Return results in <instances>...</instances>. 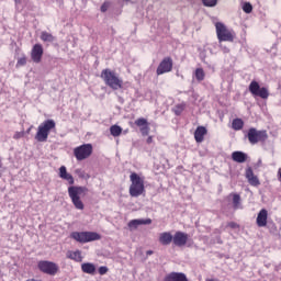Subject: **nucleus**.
<instances>
[{
  "label": "nucleus",
  "instance_id": "nucleus-3",
  "mask_svg": "<svg viewBox=\"0 0 281 281\" xmlns=\"http://www.w3.org/2000/svg\"><path fill=\"white\" fill-rule=\"evenodd\" d=\"M104 83L112 90H119L123 88V80L120 79L117 74L109 68L103 69L100 75Z\"/></svg>",
  "mask_w": 281,
  "mask_h": 281
},
{
  "label": "nucleus",
  "instance_id": "nucleus-21",
  "mask_svg": "<svg viewBox=\"0 0 281 281\" xmlns=\"http://www.w3.org/2000/svg\"><path fill=\"white\" fill-rule=\"evenodd\" d=\"M81 271H82V273H88L89 276H94L97 268L91 262H85L81 265Z\"/></svg>",
  "mask_w": 281,
  "mask_h": 281
},
{
  "label": "nucleus",
  "instance_id": "nucleus-2",
  "mask_svg": "<svg viewBox=\"0 0 281 281\" xmlns=\"http://www.w3.org/2000/svg\"><path fill=\"white\" fill-rule=\"evenodd\" d=\"M130 181L128 193L132 198H138L146 192L145 178L140 177L137 172H131Z\"/></svg>",
  "mask_w": 281,
  "mask_h": 281
},
{
  "label": "nucleus",
  "instance_id": "nucleus-36",
  "mask_svg": "<svg viewBox=\"0 0 281 281\" xmlns=\"http://www.w3.org/2000/svg\"><path fill=\"white\" fill-rule=\"evenodd\" d=\"M24 136V132H16L14 135H13V138L14 139H19V138H21V137H23Z\"/></svg>",
  "mask_w": 281,
  "mask_h": 281
},
{
  "label": "nucleus",
  "instance_id": "nucleus-38",
  "mask_svg": "<svg viewBox=\"0 0 281 281\" xmlns=\"http://www.w3.org/2000/svg\"><path fill=\"white\" fill-rule=\"evenodd\" d=\"M153 142H154V137L153 136L147 137V139H146L147 144H151Z\"/></svg>",
  "mask_w": 281,
  "mask_h": 281
},
{
  "label": "nucleus",
  "instance_id": "nucleus-39",
  "mask_svg": "<svg viewBox=\"0 0 281 281\" xmlns=\"http://www.w3.org/2000/svg\"><path fill=\"white\" fill-rule=\"evenodd\" d=\"M153 254H154L153 250H147V251H146V255H147V256H151Z\"/></svg>",
  "mask_w": 281,
  "mask_h": 281
},
{
  "label": "nucleus",
  "instance_id": "nucleus-27",
  "mask_svg": "<svg viewBox=\"0 0 281 281\" xmlns=\"http://www.w3.org/2000/svg\"><path fill=\"white\" fill-rule=\"evenodd\" d=\"M40 38L43 42H48V43H52L55 41V37L53 36V34H49L47 32H42Z\"/></svg>",
  "mask_w": 281,
  "mask_h": 281
},
{
  "label": "nucleus",
  "instance_id": "nucleus-18",
  "mask_svg": "<svg viewBox=\"0 0 281 281\" xmlns=\"http://www.w3.org/2000/svg\"><path fill=\"white\" fill-rule=\"evenodd\" d=\"M207 134V130L204 126H198L194 131V139L196 143H202L204 140V136Z\"/></svg>",
  "mask_w": 281,
  "mask_h": 281
},
{
  "label": "nucleus",
  "instance_id": "nucleus-1",
  "mask_svg": "<svg viewBox=\"0 0 281 281\" xmlns=\"http://www.w3.org/2000/svg\"><path fill=\"white\" fill-rule=\"evenodd\" d=\"M58 176H59V178H61L63 180H66L68 182V184L71 186V187H68L67 191H68V195H69L75 209L85 210V203L81 200V194H86L88 192V188L72 186V184H75V178L72 175H70L67 171L66 166L59 167Z\"/></svg>",
  "mask_w": 281,
  "mask_h": 281
},
{
  "label": "nucleus",
  "instance_id": "nucleus-37",
  "mask_svg": "<svg viewBox=\"0 0 281 281\" xmlns=\"http://www.w3.org/2000/svg\"><path fill=\"white\" fill-rule=\"evenodd\" d=\"M231 228H237L239 225L236 222H231L227 224Z\"/></svg>",
  "mask_w": 281,
  "mask_h": 281
},
{
  "label": "nucleus",
  "instance_id": "nucleus-12",
  "mask_svg": "<svg viewBox=\"0 0 281 281\" xmlns=\"http://www.w3.org/2000/svg\"><path fill=\"white\" fill-rule=\"evenodd\" d=\"M44 55V47L42 44H35L33 45L30 56L31 60L35 64H40L42 61Z\"/></svg>",
  "mask_w": 281,
  "mask_h": 281
},
{
  "label": "nucleus",
  "instance_id": "nucleus-26",
  "mask_svg": "<svg viewBox=\"0 0 281 281\" xmlns=\"http://www.w3.org/2000/svg\"><path fill=\"white\" fill-rule=\"evenodd\" d=\"M195 79L198 81H203L205 79V71L203 68H196L194 71Z\"/></svg>",
  "mask_w": 281,
  "mask_h": 281
},
{
  "label": "nucleus",
  "instance_id": "nucleus-8",
  "mask_svg": "<svg viewBox=\"0 0 281 281\" xmlns=\"http://www.w3.org/2000/svg\"><path fill=\"white\" fill-rule=\"evenodd\" d=\"M215 29H216V36L218 42H234L235 33L229 31L227 26L224 25V23L217 22L215 24Z\"/></svg>",
  "mask_w": 281,
  "mask_h": 281
},
{
  "label": "nucleus",
  "instance_id": "nucleus-19",
  "mask_svg": "<svg viewBox=\"0 0 281 281\" xmlns=\"http://www.w3.org/2000/svg\"><path fill=\"white\" fill-rule=\"evenodd\" d=\"M66 258L71 259L76 262H81L83 260L82 251L81 250H68L66 252Z\"/></svg>",
  "mask_w": 281,
  "mask_h": 281
},
{
  "label": "nucleus",
  "instance_id": "nucleus-43",
  "mask_svg": "<svg viewBox=\"0 0 281 281\" xmlns=\"http://www.w3.org/2000/svg\"><path fill=\"white\" fill-rule=\"evenodd\" d=\"M2 167V162H0V168Z\"/></svg>",
  "mask_w": 281,
  "mask_h": 281
},
{
  "label": "nucleus",
  "instance_id": "nucleus-41",
  "mask_svg": "<svg viewBox=\"0 0 281 281\" xmlns=\"http://www.w3.org/2000/svg\"><path fill=\"white\" fill-rule=\"evenodd\" d=\"M15 3H21V0H14Z\"/></svg>",
  "mask_w": 281,
  "mask_h": 281
},
{
  "label": "nucleus",
  "instance_id": "nucleus-34",
  "mask_svg": "<svg viewBox=\"0 0 281 281\" xmlns=\"http://www.w3.org/2000/svg\"><path fill=\"white\" fill-rule=\"evenodd\" d=\"M75 173H76L79 178H81V179H85V178H86V171L82 170V169H76V170H75Z\"/></svg>",
  "mask_w": 281,
  "mask_h": 281
},
{
  "label": "nucleus",
  "instance_id": "nucleus-32",
  "mask_svg": "<svg viewBox=\"0 0 281 281\" xmlns=\"http://www.w3.org/2000/svg\"><path fill=\"white\" fill-rule=\"evenodd\" d=\"M140 133L143 136H147L149 135V132H150V127H149V124L143 126L139 128Z\"/></svg>",
  "mask_w": 281,
  "mask_h": 281
},
{
  "label": "nucleus",
  "instance_id": "nucleus-4",
  "mask_svg": "<svg viewBox=\"0 0 281 281\" xmlns=\"http://www.w3.org/2000/svg\"><path fill=\"white\" fill-rule=\"evenodd\" d=\"M54 130H56V122L54 120H46L37 126L34 138L40 143L47 142L50 132Z\"/></svg>",
  "mask_w": 281,
  "mask_h": 281
},
{
  "label": "nucleus",
  "instance_id": "nucleus-44",
  "mask_svg": "<svg viewBox=\"0 0 281 281\" xmlns=\"http://www.w3.org/2000/svg\"><path fill=\"white\" fill-rule=\"evenodd\" d=\"M124 1H131V0H124Z\"/></svg>",
  "mask_w": 281,
  "mask_h": 281
},
{
  "label": "nucleus",
  "instance_id": "nucleus-5",
  "mask_svg": "<svg viewBox=\"0 0 281 281\" xmlns=\"http://www.w3.org/2000/svg\"><path fill=\"white\" fill-rule=\"evenodd\" d=\"M70 238L78 243L86 244L94 240H99L102 236L97 232H72Z\"/></svg>",
  "mask_w": 281,
  "mask_h": 281
},
{
  "label": "nucleus",
  "instance_id": "nucleus-33",
  "mask_svg": "<svg viewBox=\"0 0 281 281\" xmlns=\"http://www.w3.org/2000/svg\"><path fill=\"white\" fill-rule=\"evenodd\" d=\"M99 276H105V273H109V268L106 266H101L98 269Z\"/></svg>",
  "mask_w": 281,
  "mask_h": 281
},
{
  "label": "nucleus",
  "instance_id": "nucleus-42",
  "mask_svg": "<svg viewBox=\"0 0 281 281\" xmlns=\"http://www.w3.org/2000/svg\"><path fill=\"white\" fill-rule=\"evenodd\" d=\"M225 53H229V49H228V48H225Z\"/></svg>",
  "mask_w": 281,
  "mask_h": 281
},
{
  "label": "nucleus",
  "instance_id": "nucleus-31",
  "mask_svg": "<svg viewBox=\"0 0 281 281\" xmlns=\"http://www.w3.org/2000/svg\"><path fill=\"white\" fill-rule=\"evenodd\" d=\"M204 7H215L217 4V0H202Z\"/></svg>",
  "mask_w": 281,
  "mask_h": 281
},
{
  "label": "nucleus",
  "instance_id": "nucleus-17",
  "mask_svg": "<svg viewBox=\"0 0 281 281\" xmlns=\"http://www.w3.org/2000/svg\"><path fill=\"white\" fill-rule=\"evenodd\" d=\"M158 240L162 246H168L173 241V236L170 232H164L159 234Z\"/></svg>",
  "mask_w": 281,
  "mask_h": 281
},
{
  "label": "nucleus",
  "instance_id": "nucleus-14",
  "mask_svg": "<svg viewBox=\"0 0 281 281\" xmlns=\"http://www.w3.org/2000/svg\"><path fill=\"white\" fill-rule=\"evenodd\" d=\"M245 177H246L248 183L252 187H258L261 184L259 178L257 176H255L252 168L246 169Z\"/></svg>",
  "mask_w": 281,
  "mask_h": 281
},
{
  "label": "nucleus",
  "instance_id": "nucleus-24",
  "mask_svg": "<svg viewBox=\"0 0 281 281\" xmlns=\"http://www.w3.org/2000/svg\"><path fill=\"white\" fill-rule=\"evenodd\" d=\"M123 132V128L119 125L110 126V134L114 137H119Z\"/></svg>",
  "mask_w": 281,
  "mask_h": 281
},
{
  "label": "nucleus",
  "instance_id": "nucleus-16",
  "mask_svg": "<svg viewBox=\"0 0 281 281\" xmlns=\"http://www.w3.org/2000/svg\"><path fill=\"white\" fill-rule=\"evenodd\" d=\"M153 223L151 218H146V220H131L127 223L128 228L131 229H136L139 225H150Z\"/></svg>",
  "mask_w": 281,
  "mask_h": 281
},
{
  "label": "nucleus",
  "instance_id": "nucleus-23",
  "mask_svg": "<svg viewBox=\"0 0 281 281\" xmlns=\"http://www.w3.org/2000/svg\"><path fill=\"white\" fill-rule=\"evenodd\" d=\"M245 126V122L243 119H234L232 121V128L234 131H241Z\"/></svg>",
  "mask_w": 281,
  "mask_h": 281
},
{
  "label": "nucleus",
  "instance_id": "nucleus-29",
  "mask_svg": "<svg viewBox=\"0 0 281 281\" xmlns=\"http://www.w3.org/2000/svg\"><path fill=\"white\" fill-rule=\"evenodd\" d=\"M252 10H254V7H252V4H251L250 2H245V3L243 4V11H244L245 13L249 14V13L252 12Z\"/></svg>",
  "mask_w": 281,
  "mask_h": 281
},
{
  "label": "nucleus",
  "instance_id": "nucleus-45",
  "mask_svg": "<svg viewBox=\"0 0 281 281\" xmlns=\"http://www.w3.org/2000/svg\"><path fill=\"white\" fill-rule=\"evenodd\" d=\"M280 88H281V83H280Z\"/></svg>",
  "mask_w": 281,
  "mask_h": 281
},
{
  "label": "nucleus",
  "instance_id": "nucleus-15",
  "mask_svg": "<svg viewBox=\"0 0 281 281\" xmlns=\"http://www.w3.org/2000/svg\"><path fill=\"white\" fill-rule=\"evenodd\" d=\"M268 215H269L268 210L266 209L260 210L256 218L257 226L266 227L268 225Z\"/></svg>",
  "mask_w": 281,
  "mask_h": 281
},
{
  "label": "nucleus",
  "instance_id": "nucleus-10",
  "mask_svg": "<svg viewBox=\"0 0 281 281\" xmlns=\"http://www.w3.org/2000/svg\"><path fill=\"white\" fill-rule=\"evenodd\" d=\"M93 153L92 144H82L74 148V156L78 161L88 159Z\"/></svg>",
  "mask_w": 281,
  "mask_h": 281
},
{
  "label": "nucleus",
  "instance_id": "nucleus-13",
  "mask_svg": "<svg viewBox=\"0 0 281 281\" xmlns=\"http://www.w3.org/2000/svg\"><path fill=\"white\" fill-rule=\"evenodd\" d=\"M189 240V234L184 232H176L172 236V244L177 247H183L188 244Z\"/></svg>",
  "mask_w": 281,
  "mask_h": 281
},
{
  "label": "nucleus",
  "instance_id": "nucleus-35",
  "mask_svg": "<svg viewBox=\"0 0 281 281\" xmlns=\"http://www.w3.org/2000/svg\"><path fill=\"white\" fill-rule=\"evenodd\" d=\"M109 8H110V2H104L101 5L100 10H101V12H106L109 10Z\"/></svg>",
  "mask_w": 281,
  "mask_h": 281
},
{
  "label": "nucleus",
  "instance_id": "nucleus-20",
  "mask_svg": "<svg viewBox=\"0 0 281 281\" xmlns=\"http://www.w3.org/2000/svg\"><path fill=\"white\" fill-rule=\"evenodd\" d=\"M232 159L235 162L243 164V162L247 161L248 155L245 154L244 151H234V153H232Z\"/></svg>",
  "mask_w": 281,
  "mask_h": 281
},
{
  "label": "nucleus",
  "instance_id": "nucleus-25",
  "mask_svg": "<svg viewBox=\"0 0 281 281\" xmlns=\"http://www.w3.org/2000/svg\"><path fill=\"white\" fill-rule=\"evenodd\" d=\"M187 108V104L186 103H179L177 105L173 106L172 109V112L176 114V115H181L182 112L186 110Z\"/></svg>",
  "mask_w": 281,
  "mask_h": 281
},
{
  "label": "nucleus",
  "instance_id": "nucleus-11",
  "mask_svg": "<svg viewBox=\"0 0 281 281\" xmlns=\"http://www.w3.org/2000/svg\"><path fill=\"white\" fill-rule=\"evenodd\" d=\"M173 69V59L171 57H165L159 63L156 74L157 76H161L167 72H171Z\"/></svg>",
  "mask_w": 281,
  "mask_h": 281
},
{
  "label": "nucleus",
  "instance_id": "nucleus-6",
  "mask_svg": "<svg viewBox=\"0 0 281 281\" xmlns=\"http://www.w3.org/2000/svg\"><path fill=\"white\" fill-rule=\"evenodd\" d=\"M248 90L254 98H260L262 100H267L270 97V91L267 87H260V83L256 80H252L249 86Z\"/></svg>",
  "mask_w": 281,
  "mask_h": 281
},
{
  "label": "nucleus",
  "instance_id": "nucleus-7",
  "mask_svg": "<svg viewBox=\"0 0 281 281\" xmlns=\"http://www.w3.org/2000/svg\"><path fill=\"white\" fill-rule=\"evenodd\" d=\"M247 138L251 145H256L258 143H266L269 135L267 131H258L255 127H250L247 132Z\"/></svg>",
  "mask_w": 281,
  "mask_h": 281
},
{
  "label": "nucleus",
  "instance_id": "nucleus-30",
  "mask_svg": "<svg viewBox=\"0 0 281 281\" xmlns=\"http://www.w3.org/2000/svg\"><path fill=\"white\" fill-rule=\"evenodd\" d=\"M148 123V121L144 117H139L135 121V125L138 126V127H144L146 126Z\"/></svg>",
  "mask_w": 281,
  "mask_h": 281
},
{
  "label": "nucleus",
  "instance_id": "nucleus-40",
  "mask_svg": "<svg viewBox=\"0 0 281 281\" xmlns=\"http://www.w3.org/2000/svg\"><path fill=\"white\" fill-rule=\"evenodd\" d=\"M278 173H279L280 181H281V168L279 169Z\"/></svg>",
  "mask_w": 281,
  "mask_h": 281
},
{
  "label": "nucleus",
  "instance_id": "nucleus-9",
  "mask_svg": "<svg viewBox=\"0 0 281 281\" xmlns=\"http://www.w3.org/2000/svg\"><path fill=\"white\" fill-rule=\"evenodd\" d=\"M37 269L41 273H45L46 276H57L59 272V266L49 260L37 261Z\"/></svg>",
  "mask_w": 281,
  "mask_h": 281
},
{
  "label": "nucleus",
  "instance_id": "nucleus-22",
  "mask_svg": "<svg viewBox=\"0 0 281 281\" xmlns=\"http://www.w3.org/2000/svg\"><path fill=\"white\" fill-rule=\"evenodd\" d=\"M229 196H232V203H233V209L234 210L243 209L240 194L231 193Z\"/></svg>",
  "mask_w": 281,
  "mask_h": 281
},
{
  "label": "nucleus",
  "instance_id": "nucleus-28",
  "mask_svg": "<svg viewBox=\"0 0 281 281\" xmlns=\"http://www.w3.org/2000/svg\"><path fill=\"white\" fill-rule=\"evenodd\" d=\"M27 64V57L25 55H22V57L18 58L15 67L20 68Z\"/></svg>",
  "mask_w": 281,
  "mask_h": 281
}]
</instances>
